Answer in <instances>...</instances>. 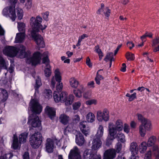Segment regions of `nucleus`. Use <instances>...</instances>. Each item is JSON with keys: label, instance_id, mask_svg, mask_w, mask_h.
Masks as SVG:
<instances>
[{"label": "nucleus", "instance_id": "obj_41", "mask_svg": "<svg viewBox=\"0 0 159 159\" xmlns=\"http://www.w3.org/2000/svg\"><path fill=\"white\" fill-rule=\"evenodd\" d=\"M116 137L118 138V141H120L122 143L125 141V136L124 134L119 133L117 134Z\"/></svg>", "mask_w": 159, "mask_h": 159}, {"label": "nucleus", "instance_id": "obj_7", "mask_svg": "<svg viewBox=\"0 0 159 159\" xmlns=\"http://www.w3.org/2000/svg\"><path fill=\"white\" fill-rule=\"evenodd\" d=\"M42 56L43 57L42 62L46 65L45 68L44 70V74L46 77H49L51 75L52 71L51 66L49 64L50 61L48 59L47 52H44Z\"/></svg>", "mask_w": 159, "mask_h": 159}, {"label": "nucleus", "instance_id": "obj_1", "mask_svg": "<svg viewBox=\"0 0 159 159\" xmlns=\"http://www.w3.org/2000/svg\"><path fill=\"white\" fill-rule=\"evenodd\" d=\"M25 48L23 45L20 44L16 47L8 46L6 47L3 50V53L11 57L16 56L19 52V57L21 58H27V61L33 66L37 64L41 58V54L39 52H35L32 57L29 58L31 53L30 51L25 52Z\"/></svg>", "mask_w": 159, "mask_h": 159}, {"label": "nucleus", "instance_id": "obj_22", "mask_svg": "<svg viewBox=\"0 0 159 159\" xmlns=\"http://www.w3.org/2000/svg\"><path fill=\"white\" fill-rule=\"evenodd\" d=\"M69 83L71 87L73 88H76L79 84V81L74 77L70 79Z\"/></svg>", "mask_w": 159, "mask_h": 159}, {"label": "nucleus", "instance_id": "obj_2", "mask_svg": "<svg viewBox=\"0 0 159 159\" xmlns=\"http://www.w3.org/2000/svg\"><path fill=\"white\" fill-rule=\"evenodd\" d=\"M30 106L33 114L29 117L28 123L32 127H39L41 125V121L36 114H39L41 112L42 107L37 101L34 99L31 100Z\"/></svg>", "mask_w": 159, "mask_h": 159}, {"label": "nucleus", "instance_id": "obj_29", "mask_svg": "<svg viewBox=\"0 0 159 159\" xmlns=\"http://www.w3.org/2000/svg\"><path fill=\"white\" fill-rule=\"evenodd\" d=\"M147 144L145 142H143L139 146V151L142 153H144L147 149Z\"/></svg>", "mask_w": 159, "mask_h": 159}, {"label": "nucleus", "instance_id": "obj_57", "mask_svg": "<svg viewBox=\"0 0 159 159\" xmlns=\"http://www.w3.org/2000/svg\"><path fill=\"white\" fill-rule=\"evenodd\" d=\"M81 105V103L80 102H78L73 104V109L74 110H76L78 109Z\"/></svg>", "mask_w": 159, "mask_h": 159}, {"label": "nucleus", "instance_id": "obj_30", "mask_svg": "<svg viewBox=\"0 0 159 159\" xmlns=\"http://www.w3.org/2000/svg\"><path fill=\"white\" fill-rule=\"evenodd\" d=\"M13 138L12 147L14 149H17L19 146L18 139L17 136L15 134L14 135Z\"/></svg>", "mask_w": 159, "mask_h": 159}, {"label": "nucleus", "instance_id": "obj_34", "mask_svg": "<svg viewBox=\"0 0 159 159\" xmlns=\"http://www.w3.org/2000/svg\"><path fill=\"white\" fill-rule=\"evenodd\" d=\"M102 70H98L97 73L96 77L95 78V80L97 84H100V80H101L103 79V77L102 76L99 74V72L101 71H102Z\"/></svg>", "mask_w": 159, "mask_h": 159}, {"label": "nucleus", "instance_id": "obj_43", "mask_svg": "<svg viewBox=\"0 0 159 159\" xmlns=\"http://www.w3.org/2000/svg\"><path fill=\"white\" fill-rule=\"evenodd\" d=\"M125 57L128 60H133L135 58L134 54L129 52H127L126 53Z\"/></svg>", "mask_w": 159, "mask_h": 159}, {"label": "nucleus", "instance_id": "obj_38", "mask_svg": "<svg viewBox=\"0 0 159 159\" xmlns=\"http://www.w3.org/2000/svg\"><path fill=\"white\" fill-rule=\"evenodd\" d=\"M44 94L46 98L49 99L52 97V92L50 89H45L44 91Z\"/></svg>", "mask_w": 159, "mask_h": 159}, {"label": "nucleus", "instance_id": "obj_55", "mask_svg": "<svg viewBox=\"0 0 159 159\" xmlns=\"http://www.w3.org/2000/svg\"><path fill=\"white\" fill-rule=\"evenodd\" d=\"M97 100L94 99L89 100L86 102V104L89 105L93 104L95 105L97 104Z\"/></svg>", "mask_w": 159, "mask_h": 159}, {"label": "nucleus", "instance_id": "obj_64", "mask_svg": "<svg viewBox=\"0 0 159 159\" xmlns=\"http://www.w3.org/2000/svg\"><path fill=\"white\" fill-rule=\"evenodd\" d=\"M23 159H30L29 153L28 152H25L23 155Z\"/></svg>", "mask_w": 159, "mask_h": 159}, {"label": "nucleus", "instance_id": "obj_54", "mask_svg": "<svg viewBox=\"0 0 159 159\" xmlns=\"http://www.w3.org/2000/svg\"><path fill=\"white\" fill-rule=\"evenodd\" d=\"M151 154L154 155L152 152V149L151 150L148 151L147 153L146 154L144 159H151Z\"/></svg>", "mask_w": 159, "mask_h": 159}, {"label": "nucleus", "instance_id": "obj_42", "mask_svg": "<svg viewBox=\"0 0 159 159\" xmlns=\"http://www.w3.org/2000/svg\"><path fill=\"white\" fill-rule=\"evenodd\" d=\"M0 66L4 69H7L6 62L5 59L2 57H0Z\"/></svg>", "mask_w": 159, "mask_h": 159}, {"label": "nucleus", "instance_id": "obj_4", "mask_svg": "<svg viewBox=\"0 0 159 159\" xmlns=\"http://www.w3.org/2000/svg\"><path fill=\"white\" fill-rule=\"evenodd\" d=\"M43 136L41 133L35 132L30 136L29 142L31 147L34 149L38 148L42 143Z\"/></svg>", "mask_w": 159, "mask_h": 159}, {"label": "nucleus", "instance_id": "obj_37", "mask_svg": "<svg viewBox=\"0 0 159 159\" xmlns=\"http://www.w3.org/2000/svg\"><path fill=\"white\" fill-rule=\"evenodd\" d=\"M139 133L141 136L142 137H144L146 134V131L147 130L141 125L139 126Z\"/></svg>", "mask_w": 159, "mask_h": 159}, {"label": "nucleus", "instance_id": "obj_3", "mask_svg": "<svg viewBox=\"0 0 159 159\" xmlns=\"http://www.w3.org/2000/svg\"><path fill=\"white\" fill-rule=\"evenodd\" d=\"M18 0H10V5L4 8L2 10V14L6 17H9L12 21L15 20L16 17L15 7Z\"/></svg>", "mask_w": 159, "mask_h": 159}, {"label": "nucleus", "instance_id": "obj_17", "mask_svg": "<svg viewBox=\"0 0 159 159\" xmlns=\"http://www.w3.org/2000/svg\"><path fill=\"white\" fill-rule=\"evenodd\" d=\"M141 125H143V126L147 131H150L152 128L151 122L148 119H145Z\"/></svg>", "mask_w": 159, "mask_h": 159}, {"label": "nucleus", "instance_id": "obj_11", "mask_svg": "<svg viewBox=\"0 0 159 159\" xmlns=\"http://www.w3.org/2000/svg\"><path fill=\"white\" fill-rule=\"evenodd\" d=\"M109 118V112L107 109H104L103 112L101 111H97V119L99 121H102L103 120L107 121H108Z\"/></svg>", "mask_w": 159, "mask_h": 159}, {"label": "nucleus", "instance_id": "obj_25", "mask_svg": "<svg viewBox=\"0 0 159 159\" xmlns=\"http://www.w3.org/2000/svg\"><path fill=\"white\" fill-rule=\"evenodd\" d=\"M157 140V138L154 136H152L148 139L147 144L148 146L150 147L153 145V147L155 145H154Z\"/></svg>", "mask_w": 159, "mask_h": 159}, {"label": "nucleus", "instance_id": "obj_32", "mask_svg": "<svg viewBox=\"0 0 159 159\" xmlns=\"http://www.w3.org/2000/svg\"><path fill=\"white\" fill-rule=\"evenodd\" d=\"M86 121H83L80 123L79 128L81 131H84V128L86 129L85 131L87 132L88 129V127L86 126Z\"/></svg>", "mask_w": 159, "mask_h": 159}, {"label": "nucleus", "instance_id": "obj_48", "mask_svg": "<svg viewBox=\"0 0 159 159\" xmlns=\"http://www.w3.org/2000/svg\"><path fill=\"white\" fill-rule=\"evenodd\" d=\"M73 93L76 97L80 98L82 97V92L80 90L76 89L73 90Z\"/></svg>", "mask_w": 159, "mask_h": 159}, {"label": "nucleus", "instance_id": "obj_58", "mask_svg": "<svg viewBox=\"0 0 159 159\" xmlns=\"http://www.w3.org/2000/svg\"><path fill=\"white\" fill-rule=\"evenodd\" d=\"M91 96L90 92L87 91L85 92L83 94V97L86 99H88L90 98Z\"/></svg>", "mask_w": 159, "mask_h": 159}, {"label": "nucleus", "instance_id": "obj_16", "mask_svg": "<svg viewBox=\"0 0 159 159\" xmlns=\"http://www.w3.org/2000/svg\"><path fill=\"white\" fill-rule=\"evenodd\" d=\"M85 139L83 134L80 132H79L76 135L75 142L79 146H82L84 143Z\"/></svg>", "mask_w": 159, "mask_h": 159}, {"label": "nucleus", "instance_id": "obj_52", "mask_svg": "<svg viewBox=\"0 0 159 159\" xmlns=\"http://www.w3.org/2000/svg\"><path fill=\"white\" fill-rule=\"evenodd\" d=\"M147 37L152 38V34L151 33H148V32H147L143 35L141 36V39L143 41V40Z\"/></svg>", "mask_w": 159, "mask_h": 159}, {"label": "nucleus", "instance_id": "obj_33", "mask_svg": "<svg viewBox=\"0 0 159 159\" xmlns=\"http://www.w3.org/2000/svg\"><path fill=\"white\" fill-rule=\"evenodd\" d=\"M17 16L19 20H21L23 16V11L22 9L19 7H17L16 9Z\"/></svg>", "mask_w": 159, "mask_h": 159}, {"label": "nucleus", "instance_id": "obj_28", "mask_svg": "<svg viewBox=\"0 0 159 159\" xmlns=\"http://www.w3.org/2000/svg\"><path fill=\"white\" fill-rule=\"evenodd\" d=\"M75 126L74 123H71L69 124L68 126L64 130V134L65 135H67V134L70 132L72 131L74 127Z\"/></svg>", "mask_w": 159, "mask_h": 159}, {"label": "nucleus", "instance_id": "obj_24", "mask_svg": "<svg viewBox=\"0 0 159 159\" xmlns=\"http://www.w3.org/2000/svg\"><path fill=\"white\" fill-rule=\"evenodd\" d=\"M104 128L103 127L102 125H100L98 127L97 132L95 135V137L100 139L103 134Z\"/></svg>", "mask_w": 159, "mask_h": 159}, {"label": "nucleus", "instance_id": "obj_51", "mask_svg": "<svg viewBox=\"0 0 159 159\" xmlns=\"http://www.w3.org/2000/svg\"><path fill=\"white\" fill-rule=\"evenodd\" d=\"M122 147V145L119 142L117 143L116 144L115 147L116 149V152L117 153L119 152L121 150Z\"/></svg>", "mask_w": 159, "mask_h": 159}, {"label": "nucleus", "instance_id": "obj_62", "mask_svg": "<svg viewBox=\"0 0 159 159\" xmlns=\"http://www.w3.org/2000/svg\"><path fill=\"white\" fill-rule=\"evenodd\" d=\"M136 93H134L133 94L130 95V97L129 98V101H133L135 98H136Z\"/></svg>", "mask_w": 159, "mask_h": 159}, {"label": "nucleus", "instance_id": "obj_15", "mask_svg": "<svg viewBox=\"0 0 159 159\" xmlns=\"http://www.w3.org/2000/svg\"><path fill=\"white\" fill-rule=\"evenodd\" d=\"M45 113L51 119L55 116V110L53 108L50 107L48 106H47L46 107L45 109Z\"/></svg>", "mask_w": 159, "mask_h": 159}, {"label": "nucleus", "instance_id": "obj_8", "mask_svg": "<svg viewBox=\"0 0 159 159\" xmlns=\"http://www.w3.org/2000/svg\"><path fill=\"white\" fill-rule=\"evenodd\" d=\"M61 102H65L66 106L71 105L74 100V96L72 94L69 95L68 97V93L66 92H62L60 93Z\"/></svg>", "mask_w": 159, "mask_h": 159}, {"label": "nucleus", "instance_id": "obj_10", "mask_svg": "<svg viewBox=\"0 0 159 159\" xmlns=\"http://www.w3.org/2000/svg\"><path fill=\"white\" fill-rule=\"evenodd\" d=\"M68 159H83L79 149L74 147L70 150L68 156Z\"/></svg>", "mask_w": 159, "mask_h": 159}, {"label": "nucleus", "instance_id": "obj_56", "mask_svg": "<svg viewBox=\"0 0 159 159\" xmlns=\"http://www.w3.org/2000/svg\"><path fill=\"white\" fill-rule=\"evenodd\" d=\"M159 43V37H156L152 41V47H154Z\"/></svg>", "mask_w": 159, "mask_h": 159}, {"label": "nucleus", "instance_id": "obj_21", "mask_svg": "<svg viewBox=\"0 0 159 159\" xmlns=\"http://www.w3.org/2000/svg\"><path fill=\"white\" fill-rule=\"evenodd\" d=\"M93 155L90 149H86L84 152L83 156L84 159H91Z\"/></svg>", "mask_w": 159, "mask_h": 159}, {"label": "nucleus", "instance_id": "obj_36", "mask_svg": "<svg viewBox=\"0 0 159 159\" xmlns=\"http://www.w3.org/2000/svg\"><path fill=\"white\" fill-rule=\"evenodd\" d=\"M109 135H108V136L114 137L117 133L116 131L117 129L115 127H112L111 128L109 127Z\"/></svg>", "mask_w": 159, "mask_h": 159}, {"label": "nucleus", "instance_id": "obj_63", "mask_svg": "<svg viewBox=\"0 0 159 159\" xmlns=\"http://www.w3.org/2000/svg\"><path fill=\"white\" fill-rule=\"evenodd\" d=\"M86 63L89 67H91L92 66V63L90 62V60L89 57H87L86 58Z\"/></svg>", "mask_w": 159, "mask_h": 159}, {"label": "nucleus", "instance_id": "obj_14", "mask_svg": "<svg viewBox=\"0 0 159 159\" xmlns=\"http://www.w3.org/2000/svg\"><path fill=\"white\" fill-rule=\"evenodd\" d=\"M102 142L100 139L95 137L92 141V149L93 150H96L100 148L102 145Z\"/></svg>", "mask_w": 159, "mask_h": 159}, {"label": "nucleus", "instance_id": "obj_50", "mask_svg": "<svg viewBox=\"0 0 159 159\" xmlns=\"http://www.w3.org/2000/svg\"><path fill=\"white\" fill-rule=\"evenodd\" d=\"M111 10L108 7H106L104 9L103 13L105 16L107 17L108 18L110 16Z\"/></svg>", "mask_w": 159, "mask_h": 159}, {"label": "nucleus", "instance_id": "obj_20", "mask_svg": "<svg viewBox=\"0 0 159 159\" xmlns=\"http://www.w3.org/2000/svg\"><path fill=\"white\" fill-rule=\"evenodd\" d=\"M130 149L132 154H137L138 152V146L137 143L134 142H132L130 144Z\"/></svg>", "mask_w": 159, "mask_h": 159}, {"label": "nucleus", "instance_id": "obj_61", "mask_svg": "<svg viewBox=\"0 0 159 159\" xmlns=\"http://www.w3.org/2000/svg\"><path fill=\"white\" fill-rule=\"evenodd\" d=\"M49 12L48 11L46 12L43 14V19L47 21L48 20V16H49Z\"/></svg>", "mask_w": 159, "mask_h": 159}, {"label": "nucleus", "instance_id": "obj_13", "mask_svg": "<svg viewBox=\"0 0 159 159\" xmlns=\"http://www.w3.org/2000/svg\"><path fill=\"white\" fill-rule=\"evenodd\" d=\"M116 150L114 149H110L106 150L104 155L106 159H113L116 156Z\"/></svg>", "mask_w": 159, "mask_h": 159}, {"label": "nucleus", "instance_id": "obj_53", "mask_svg": "<svg viewBox=\"0 0 159 159\" xmlns=\"http://www.w3.org/2000/svg\"><path fill=\"white\" fill-rule=\"evenodd\" d=\"M13 156L11 153H8L3 155V156H1L0 157V159H7L8 158H8L9 159L11 158Z\"/></svg>", "mask_w": 159, "mask_h": 159}, {"label": "nucleus", "instance_id": "obj_19", "mask_svg": "<svg viewBox=\"0 0 159 159\" xmlns=\"http://www.w3.org/2000/svg\"><path fill=\"white\" fill-rule=\"evenodd\" d=\"M60 121L64 125L67 124L70 120L69 117L65 114H61L60 116Z\"/></svg>", "mask_w": 159, "mask_h": 159}, {"label": "nucleus", "instance_id": "obj_45", "mask_svg": "<svg viewBox=\"0 0 159 159\" xmlns=\"http://www.w3.org/2000/svg\"><path fill=\"white\" fill-rule=\"evenodd\" d=\"M80 118L79 116L78 115H74L72 118L73 122L71 123H74L75 125L76 124L78 123L80 120Z\"/></svg>", "mask_w": 159, "mask_h": 159}, {"label": "nucleus", "instance_id": "obj_47", "mask_svg": "<svg viewBox=\"0 0 159 159\" xmlns=\"http://www.w3.org/2000/svg\"><path fill=\"white\" fill-rule=\"evenodd\" d=\"M53 98L54 101L56 102L61 101L60 93L59 92L55 93H53Z\"/></svg>", "mask_w": 159, "mask_h": 159}, {"label": "nucleus", "instance_id": "obj_31", "mask_svg": "<svg viewBox=\"0 0 159 159\" xmlns=\"http://www.w3.org/2000/svg\"><path fill=\"white\" fill-rule=\"evenodd\" d=\"M118 131H120L122 130L123 127V123L121 120H118L116 122V127Z\"/></svg>", "mask_w": 159, "mask_h": 159}, {"label": "nucleus", "instance_id": "obj_49", "mask_svg": "<svg viewBox=\"0 0 159 159\" xmlns=\"http://www.w3.org/2000/svg\"><path fill=\"white\" fill-rule=\"evenodd\" d=\"M32 0H27L25 5V7L28 10L31 8L32 6Z\"/></svg>", "mask_w": 159, "mask_h": 159}, {"label": "nucleus", "instance_id": "obj_35", "mask_svg": "<svg viewBox=\"0 0 159 159\" xmlns=\"http://www.w3.org/2000/svg\"><path fill=\"white\" fill-rule=\"evenodd\" d=\"M0 96H2L3 100L5 101L8 97V93L7 91L4 89H2Z\"/></svg>", "mask_w": 159, "mask_h": 159}, {"label": "nucleus", "instance_id": "obj_26", "mask_svg": "<svg viewBox=\"0 0 159 159\" xmlns=\"http://www.w3.org/2000/svg\"><path fill=\"white\" fill-rule=\"evenodd\" d=\"M95 119V116L92 112L89 113L86 116V120L88 122H93L94 121Z\"/></svg>", "mask_w": 159, "mask_h": 159}, {"label": "nucleus", "instance_id": "obj_9", "mask_svg": "<svg viewBox=\"0 0 159 159\" xmlns=\"http://www.w3.org/2000/svg\"><path fill=\"white\" fill-rule=\"evenodd\" d=\"M31 35L39 48H43L45 47V45L43 39L41 35L38 34V32L36 33L34 31H31Z\"/></svg>", "mask_w": 159, "mask_h": 159}, {"label": "nucleus", "instance_id": "obj_59", "mask_svg": "<svg viewBox=\"0 0 159 159\" xmlns=\"http://www.w3.org/2000/svg\"><path fill=\"white\" fill-rule=\"evenodd\" d=\"M137 117L138 118V119L139 121H140L142 123H143V122L144 121L145 119H146L144 118L142 115L139 114H137Z\"/></svg>", "mask_w": 159, "mask_h": 159}, {"label": "nucleus", "instance_id": "obj_44", "mask_svg": "<svg viewBox=\"0 0 159 159\" xmlns=\"http://www.w3.org/2000/svg\"><path fill=\"white\" fill-rule=\"evenodd\" d=\"M18 27L20 32L22 31V32H24L25 29V24L23 22H18Z\"/></svg>", "mask_w": 159, "mask_h": 159}, {"label": "nucleus", "instance_id": "obj_5", "mask_svg": "<svg viewBox=\"0 0 159 159\" xmlns=\"http://www.w3.org/2000/svg\"><path fill=\"white\" fill-rule=\"evenodd\" d=\"M42 21V18L39 16H38L36 18L32 17L30 19V25L33 29L32 31H34L35 32H38L39 29L43 30H44L47 26L44 25V27L41 24Z\"/></svg>", "mask_w": 159, "mask_h": 159}, {"label": "nucleus", "instance_id": "obj_60", "mask_svg": "<svg viewBox=\"0 0 159 159\" xmlns=\"http://www.w3.org/2000/svg\"><path fill=\"white\" fill-rule=\"evenodd\" d=\"M124 130L127 134H128L129 131V128L128 125L126 124H125L124 125Z\"/></svg>", "mask_w": 159, "mask_h": 159}, {"label": "nucleus", "instance_id": "obj_18", "mask_svg": "<svg viewBox=\"0 0 159 159\" xmlns=\"http://www.w3.org/2000/svg\"><path fill=\"white\" fill-rule=\"evenodd\" d=\"M25 37L24 32L18 33L16 34L15 38V42L16 43H21L24 40Z\"/></svg>", "mask_w": 159, "mask_h": 159}, {"label": "nucleus", "instance_id": "obj_39", "mask_svg": "<svg viewBox=\"0 0 159 159\" xmlns=\"http://www.w3.org/2000/svg\"><path fill=\"white\" fill-rule=\"evenodd\" d=\"M115 138V137L108 136L106 139V145L108 146H110L111 145V144L112 143Z\"/></svg>", "mask_w": 159, "mask_h": 159}, {"label": "nucleus", "instance_id": "obj_12", "mask_svg": "<svg viewBox=\"0 0 159 159\" xmlns=\"http://www.w3.org/2000/svg\"><path fill=\"white\" fill-rule=\"evenodd\" d=\"M46 151L49 153H51L53 152L54 148V143L52 139L47 138L45 144Z\"/></svg>", "mask_w": 159, "mask_h": 159}, {"label": "nucleus", "instance_id": "obj_23", "mask_svg": "<svg viewBox=\"0 0 159 159\" xmlns=\"http://www.w3.org/2000/svg\"><path fill=\"white\" fill-rule=\"evenodd\" d=\"M28 135V133L24 132L21 134L19 136V143L21 144L24 143L26 142V139Z\"/></svg>", "mask_w": 159, "mask_h": 159}, {"label": "nucleus", "instance_id": "obj_6", "mask_svg": "<svg viewBox=\"0 0 159 159\" xmlns=\"http://www.w3.org/2000/svg\"><path fill=\"white\" fill-rule=\"evenodd\" d=\"M55 77L53 76L51 81V86L52 87L54 88L55 85V80L58 82L56 88V89L58 92L61 91L63 88L62 83L61 82V76L60 75V73L59 70L56 69L54 72Z\"/></svg>", "mask_w": 159, "mask_h": 159}, {"label": "nucleus", "instance_id": "obj_46", "mask_svg": "<svg viewBox=\"0 0 159 159\" xmlns=\"http://www.w3.org/2000/svg\"><path fill=\"white\" fill-rule=\"evenodd\" d=\"M112 57H113V54L112 52H109L107 53L104 60L106 61H108L109 60L112 61Z\"/></svg>", "mask_w": 159, "mask_h": 159}, {"label": "nucleus", "instance_id": "obj_27", "mask_svg": "<svg viewBox=\"0 0 159 159\" xmlns=\"http://www.w3.org/2000/svg\"><path fill=\"white\" fill-rule=\"evenodd\" d=\"M152 152L157 158L159 159V149L158 145H155L152 147Z\"/></svg>", "mask_w": 159, "mask_h": 159}, {"label": "nucleus", "instance_id": "obj_40", "mask_svg": "<svg viewBox=\"0 0 159 159\" xmlns=\"http://www.w3.org/2000/svg\"><path fill=\"white\" fill-rule=\"evenodd\" d=\"M42 85V83L40 79L38 76L36 80V82L34 88L35 90H37Z\"/></svg>", "mask_w": 159, "mask_h": 159}]
</instances>
